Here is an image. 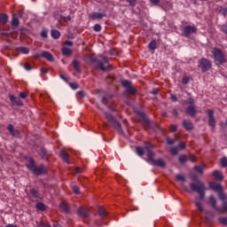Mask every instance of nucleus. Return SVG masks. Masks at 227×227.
Here are the masks:
<instances>
[{
	"label": "nucleus",
	"mask_w": 227,
	"mask_h": 227,
	"mask_svg": "<svg viewBox=\"0 0 227 227\" xmlns=\"http://www.w3.org/2000/svg\"><path fill=\"white\" fill-rule=\"evenodd\" d=\"M90 63H94L96 67V70H102V72H111L113 70V65H108L109 59L106 56H98V58L95 59L93 57H90Z\"/></svg>",
	"instance_id": "obj_1"
},
{
	"label": "nucleus",
	"mask_w": 227,
	"mask_h": 227,
	"mask_svg": "<svg viewBox=\"0 0 227 227\" xmlns=\"http://www.w3.org/2000/svg\"><path fill=\"white\" fill-rule=\"evenodd\" d=\"M27 168L29 169V171H32L34 175H36V176H41V175H47V167H45L43 164L36 166V163H35V160L33 158H30L28 160Z\"/></svg>",
	"instance_id": "obj_2"
},
{
	"label": "nucleus",
	"mask_w": 227,
	"mask_h": 227,
	"mask_svg": "<svg viewBox=\"0 0 227 227\" xmlns=\"http://www.w3.org/2000/svg\"><path fill=\"white\" fill-rule=\"evenodd\" d=\"M190 187L193 192H197V194L200 195V200H205V192L207 191V187L201 180H196V182L191 183Z\"/></svg>",
	"instance_id": "obj_3"
},
{
	"label": "nucleus",
	"mask_w": 227,
	"mask_h": 227,
	"mask_svg": "<svg viewBox=\"0 0 227 227\" xmlns=\"http://www.w3.org/2000/svg\"><path fill=\"white\" fill-rule=\"evenodd\" d=\"M105 118L111 123L114 129L120 134V136H123V129L121 128V124L116 118L114 117L113 114L108 112H104Z\"/></svg>",
	"instance_id": "obj_4"
},
{
	"label": "nucleus",
	"mask_w": 227,
	"mask_h": 227,
	"mask_svg": "<svg viewBox=\"0 0 227 227\" xmlns=\"http://www.w3.org/2000/svg\"><path fill=\"white\" fill-rule=\"evenodd\" d=\"M121 86L125 88V91L123 93L124 97H127V95H136L137 93V89L136 87L132 86V82L129 80H121Z\"/></svg>",
	"instance_id": "obj_5"
},
{
	"label": "nucleus",
	"mask_w": 227,
	"mask_h": 227,
	"mask_svg": "<svg viewBox=\"0 0 227 227\" xmlns=\"http://www.w3.org/2000/svg\"><path fill=\"white\" fill-rule=\"evenodd\" d=\"M213 58L218 65H223L226 63V57L224 56V53H223V51L219 48H214L212 51Z\"/></svg>",
	"instance_id": "obj_6"
},
{
	"label": "nucleus",
	"mask_w": 227,
	"mask_h": 227,
	"mask_svg": "<svg viewBox=\"0 0 227 227\" xmlns=\"http://www.w3.org/2000/svg\"><path fill=\"white\" fill-rule=\"evenodd\" d=\"M155 159V153H149V159L145 160L148 164L151 166H157L158 168H166V161L162 160V158H159L158 160Z\"/></svg>",
	"instance_id": "obj_7"
},
{
	"label": "nucleus",
	"mask_w": 227,
	"mask_h": 227,
	"mask_svg": "<svg viewBox=\"0 0 227 227\" xmlns=\"http://www.w3.org/2000/svg\"><path fill=\"white\" fill-rule=\"evenodd\" d=\"M102 104L112 111L114 109V101L113 100V94L106 93L102 98Z\"/></svg>",
	"instance_id": "obj_8"
},
{
	"label": "nucleus",
	"mask_w": 227,
	"mask_h": 227,
	"mask_svg": "<svg viewBox=\"0 0 227 227\" xmlns=\"http://www.w3.org/2000/svg\"><path fill=\"white\" fill-rule=\"evenodd\" d=\"M198 67L202 72H208V70L212 68V61L208 60L207 59L202 58L199 61Z\"/></svg>",
	"instance_id": "obj_9"
},
{
	"label": "nucleus",
	"mask_w": 227,
	"mask_h": 227,
	"mask_svg": "<svg viewBox=\"0 0 227 227\" xmlns=\"http://www.w3.org/2000/svg\"><path fill=\"white\" fill-rule=\"evenodd\" d=\"M225 212H227V201L223 200L222 207H220L219 214H224ZM218 223H220V224H223V226H227V217H219Z\"/></svg>",
	"instance_id": "obj_10"
},
{
	"label": "nucleus",
	"mask_w": 227,
	"mask_h": 227,
	"mask_svg": "<svg viewBox=\"0 0 227 227\" xmlns=\"http://www.w3.org/2000/svg\"><path fill=\"white\" fill-rule=\"evenodd\" d=\"M207 116L208 118L209 127L215 129V125H217V121H215V116H214V110H212V109L207 110Z\"/></svg>",
	"instance_id": "obj_11"
},
{
	"label": "nucleus",
	"mask_w": 227,
	"mask_h": 227,
	"mask_svg": "<svg viewBox=\"0 0 227 227\" xmlns=\"http://www.w3.org/2000/svg\"><path fill=\"white\" fill-rule=\"evenodd\" d=\"M35 58H36V59H40V58H44V59H47V61H54V56H52L51 53L47 51H43L41 53L35 54Z\"/></svg>",
	"instance_id": "obj_12"
},
{
	"label": "nucleus",
	"mask_w": 227,
	"mask_h": 227,
	"mask_svg": "<svg viewBox=\"0 0 227 227\" xmlns=\"http://www.w3.org/2000/svg\"><path fill=\"white\" fill-rule=\"evenodd\" d=\"M146 123L144 126L145 129H151L152 130H153L154 132H162V129L160 128V126H159V124H157V122H152L150 121H145Z\"/></svg>",
	"instance_id": "obj_13"
},
{
	"label": "nucleus",
	"mask_w": 227,
	"mask_h": 227,
	"mask_svg": "<svg viewBox=\"0 0 227 227\" xmlns=\"http://www.w3.org/2000/svg\"><path fill=\"white\" fill-rule=\"evenodd\" d=\"M198 31V28L194 26H185L183 28V35L184 36H191V35H193V33H196Z\"/></svg>",
	"instance_id": "obj_14"
},
{
	"label": "nucleus",
	"mask_w": 227,
	"mask_h": 227,
	"mask_svg": "<svg viewBox=\"0 0 227 227\" xmlns=\"http://www.w3.org/2000/svg\"><path fill=\"white\" fill-rule=\"evenodd\" d=\"M185 113L188 116H191V118H195L198 114V110H196V106H194V105H190L185 108Z\"/></svg>",
	"instance_id": "obj_15"
},
{
	"label": "nucleus",
	"mask_w": 227,
	"mask_h": 227,
	"mask_svg": "<svg viewBox=\"0 0 227 227\" xmlns=\"http://www.w3.org/2000/svg\"><path fill=\"white\" fill-rule=\"evenodd\" d=\"M7 130L12 136V137H20V131L19 129H15V127H13V124H9L7 126Z\"/></svg>",
	"instance_id": "obj_16"
},
{
	"label": "nucleus",
	"mask_w": 227,
	"mask_h": 227,
	"mask_svg": "<svg viewBox=\"0 0 227 227\" xmlns=\"http://www.w3.org/2000/svg\"><path fill=\"white\" fill-rule=\"evenodd\" d=\"M78 215L80 217H90V209L80 207L77 210Z\"/></svg>",
	"instance_id": "obj_17"
},
{
	"label": "nucleus",
	"mask_w": 227,
	"mask_h": 227,
	"mask_svg": "<svg viewBox=\"0 0 227 227\" xmlns=\"http://www.w3.org/2000/svg\"><path fill=\"white\" fill-rule=\"evenodd\" d=\"M89 17L90 19H92V20H100L106 17V12H92L89 15Z\"/></svg>",
	"instance_id": "obj_18"
},
{
	"label": "nucleus",
	"mask_w": 227,
	"mask_h": 227,
	"mask_svg": "<svg viewBox=\"0 0 227 227\" xmlns=\"http://www.w3.org/2000/svg\"><path fill=\"white\" fill-rule=\"evenodd\" d=\"M39 156L43 160H49V157H51V153H49L47 149L42 148L39 153Z\"/></svg>",
	"instance_id": "obj_19"
},
{
	"label": "nucleus",
	"mask_w": 227,
	"mask_h": 227,
	"mask_svg": "<svg viewBox=\"0 0 227 227\" xmlns=\"http://www.w3.org/2000/svg\"><path fill=\"white\" fill-rule=\"evenodd\" d=\"M9 98L13 106H24V103H22V100H20V98H17L13 95H10Z\"/></svg>",
	"instance_id": "obj_20"
},
{
	"label": "nucleus",
	"mask_w": 227,
	"mask_h": 227,
	"mask_svg": "<svg viewBox=\"0 0 227 227\" xmlns=\"http://www.w3.org/2000/svg\"><path fill=\"white\" fill-rule=\"evenodd\" d=\"M209 205H211L212 208H214L216 212L221 210V207H217V200L214 198V196L209 197Z\"/></svg>",
	"instance_id": "obj_21"
},
{
	"label": "nucleus",
	"mask_w": 227,
	"mask_h": 227,
	"mask_svg": "<svg viewBox=\"0 0 227 227\" xmlns=\"http://www.w3.org/2000/svg\"><path fill=\"white\" fill-rule=\"evenodd\" d=\"M183 127L185 129V130H192L194 129V125L192 124V121L188 120L183 121Z\"/></svg>",
	"instance_id": "obj_22"
},
{
	"label": "nucleus",
	"mask_w": 227,
	"mask_h": 227,
	"mask_svg": "<svg viewBox=\"0 0 227 227\" xmlns=\"http://www.w3.org/2000/svg\"><path fill=\"white\" fill-rule=\"evenodd\" d=\"M213 176L215 178V180H219L220 182H223V180H224L223 172L219 170L213 171Z\"/></svg>",
	"instance_id": "obj_23"
},
{
	"label": "nucleus",
	"mask_w": 227,
	"mask_h": 227,
	"mask_svg": "<svg viewBox=\"0 0 227 227\" xmlns=\"http://www.w3.org/2000/svg\"><path fill=\"white\" fill-rule=\"evenodd\" d=\"M145 148L146 151H147V153H146L147 159H150V153H155L152 150V148H153V145L145 142Z\"/></svg>",
	"instance_id": "obj_24"
},
{
	"label": "nucleus",
	"mask_w": 227,
	"mask_h": 227,
	"mask_svg": "<svg viewBox=\"0 0 227 227\" xmlns=\"http://www.w3.org/2000/svg\"><path fill=\"white\" fill-rule=\"evenodd\" d=\"M59 156L61 157V159H63V160H65V162L70 164V160H68V159H70V155L68 154V153L65 152V150H62L59 153Z\"/></svg>",
	"instance_id": "obj_25"
},
{
	"label": "nucleus",
	"mask_w": 227,
	"mask_h": 227,
	"mask_svg": "<svg viewBox=\"0 0 227 227\" xmlns=\"http://www.w3.org/2000/svg\"><path fill=\"white\" fill-rule=\"evenodd\" d=\"M209 187L210 189H212L213 191H223V186L219 184H216V183H214V182H211L209 183Z\"/></svg>",
	"instance_id": "obj_26"
},
{
	"label": "nucleus",
	"mask_w": 227,
	"mask_h": 227,
	"mask_svg": "<svg viewBox=\"0 0 227 227\" xmlns=\"http://www.w3.org/2000/svg\"><path fill=\"white\" fill-rule=\"evenodd\" d=\"M72 66L74 67V70L75 72H81V62L77 59H74L72 62Z\"/></svg>",
	"instance_id": "obj_27"
},
{
	"label": "nucleus",
	"mask_w": 227,
	"mask_h": 227,
	"mask_svg": "<svg viewBox=\"0 0 227 227\" xmlns=\"http://www.w3.org/2000/svg\"><path fill=\"white\" fill-rule=\"evenodd\" d=\"M98 213L99 217H102V219L107 217V211H106V209L102 207H98Z\"/></svg>",
	"instance_id": "obj_28"
},
{
	"label": "nucleus",
	"mask_w": 227,
	"mask_h": 227,
	"mask_svg": "<svg viewBox=\"0 0 227 227\" xmlns=\"http://www.w3.org/2000/svg\"><path fill=\"white\" fill-rule=\"evenodd\" d=\"M61 210H63V212H65L66 214H70V206H68L67 203L62 202L59 205Z\"/></svg>",
	"instance_id": "obj_29"
},
{
	"label": "nucleus",
	"mask_w": 227,
	"mask_h": 227,
	"mask_svg": "<svg viewBox=\"0 0 227 227\" xmlns=\"http://www.w3.org/2000/svg\"><path fill=\"white\" fill-rule=\"evenodd\" d=\"M62 54L63 56H67V58H69V56H72L73 54L72 49L68 47L62 48Z\"/></svg>",
	"instance_id": "obj_30"
},
{
	"label": "nucleus",
	"mask_w": 227,
	"mask_h": 227,
	"mask_svg": "<svg viewBox=\"0 0 227 227\" xmlns=\"http://www.w3.org/2000/svg\"><path fill=\"white\" fill-rule=\"evenodd\" d=\"M8 14L0 13V24H6L8 22Z\"/></svg>",
	"instance_id": "obj_31"
},
{
	"label": "nucleus",
	"mask_w": 227,
	"mask_h": 227,
	"mask_svg": "<svg viewBox=\"0 0 227 227\" xmlns=\"http://www.w3.org/2000/svg\"><path fill=\"white\" fill-rule=\"evenodd\" d=\"M215 12H217L218 13H222L223 17H227V7L221 9V6H217L215 8Z\"/></svg>",
	"instance_id": "obj_32"
},
{
	"label": "nucleus",
	"mask_w": 227,
	"mask_h": 227,
	"mask_svg": "<svg viewBox=\"0 0 227 227\" xmlns=\"http://www.w3.org/2000/svg\"><path fill=\"white\" fill-rule=\"evenodd\" d=\"M136 150V153L139 156V157H143V155H145V149L141 146H136L135 147Z\"/></svg>",
	"instance_id": "obj_33"
},
{
	"label": "nucleus",
	"mask_w": 227,
	"mask_h": 227,
	"mask_svg": "<svg viewBox=\"0 0 227 227\" xmlns=\"http://www.w3.org/2000/svg\"><path fill=\"white\" fill-rule=\"evenodd\" d=\"M30 194H31V196H33L34 198H35L37 200H39V198H40V192L35 188H32L30 190Z\"/></svg>",
	"instance_id": "obj_34"
},
{
	"label": "nucleus",
	"mask_w": 227,
	"mask_h": 227,
	"mask_svg": "<svg viewBox=\"0 0 227 227\" xmlns=\"http://www.w3.org/2000/svg\"><path fill=\"white\" fill-rule=\"evenodd\" d=\"M16 51H18V52H21V54H29V48H26L24 46L16 48Z\"/></svg>",
	"instance_id": "obj_35"
},
{
	"label": "nucleus",
	"mask_w": 227,
	"mask_h": 227,
	"mask_svg": "<svg viewBox=\"0 0 227 227\" xmlns=\"http://www.w3.org/2000/svg\"><path fill=\"white\" fill-rule=\"evenodd\" d=\"M138 116H140V118H142L144 127L146 125V121H150L146 118V114H145L144 112H138Z\"/></svg>",
	"instance_id": "obj_36"
},
{
	"label": "nucleus",
	"mask_w": 227,
	"mask_h": 227,
	"mask_svg": "<svg viewBox=\"0 0 227 227\" xmlns=\"http://www.w3.org/2000/svg\"><path fill=\"white\" fill-rule=\"evenodd\" d=\"M36 208H37V210H41V212H43V211L47 210V206L42 202H38L36 204Z\"/></svg>",
	"instance_id": "obj_37"
},
{
	"label": "nucleus",
	"mask_w": 227,
	"mask_h": 227,
	"mask_svg": "<svg viewBox=\"0 0 227 227\" xmlns=\"http://www.w3.org/2000/svg\"><path fill=\"white\" fill-rule=\"evenodd\" d=\"M51 36L54 38V40H58L59 36H61V33L56 29L51 30Z\"/></svg>",
	"instance_id": "obj_38"
},
{
	"label": "nucleus",
	"mask_w": 227,
	"mask_h": 227,
	"mask_svg": "<svg viewBox=\"0 0 227 227\" xmlns=\"http://www.w3.org/2000/svg\"><path fill=\"white\" fill-rule=\"evenodd\" d=\"M148 47L151 51H155L157 49V41L153 40L149 43Z\"/></svg>",
	"instance_id": "obj_39"
},
{
	"label": "nucleus",
	"mask_w": 227,
	"mask_h": 227,
	"mask_svg": "<svg viewBox=\"0 0 227 227\" xmlns=\"http://www.w3.org/2000/svg\"><path fill=\"white\" fill-rule=\"evenodd\" d=\"M19 24H20V22L19 21V19L17 17H13L12 20V26L13 27H19Z\"/></svg>",
	"instance_id": "obj_40"
},
{
	"label": "nucleus",
	"mask_w": 227,
	"mask_h": 227,
	"mask_svg": "<svg viewBox=\"0 0 227 227\" xmlns=\"http://www.w3.org/2000/svg\"><path fill=\"white\" fill-rule=\"evenodd\" d=\"M176 180H178L179 182H185V176L182 175V174H177L176 176Z\"/></svg>",
	"instance_id": "obj_41"
},
{
	"label": "nucleus",
	"mask_w": 227,
	"mask_h": 227,
	"mask_svg": "<svg viewBox=\"0 0 227 227\" xmlns=\"http://www.w3.org/2000/svg\"><path fill=\"white\" fill-rule=\"evenodd\" d=\"M220 31H222V33H224V35H227V23L220 26Z\"/></svg>",
	"instance_id": "obj_42"
},
{
	"label": "nucleus",
	"mask_w": 227,
	"mask_h": 227,
	"mask_svg": "<svg viewBox=\"0 0 227 227\" xmlns=\"http://www.w3.org/2000/svg\"><path fill=\"white\" fill-rule=\"evenodd\" d=\"M179 162H181V164H185V162H187V156L185 155H180L179 156Z\"/></svg>",
	"instance_id": "obj_43"
},
{
	"label": "nucleus",
	"mask_w": 227,
	"mask_h": 227,
	"mask_svg": "<svg viewBox=\"0 0 227 227\" xmlns=\"http://www.w3.org/2000/svg\"><path fill=\"white\" fill-rule=\"evenodd\" d=\"M194 171H196L197 173H200V175H203V167L195 166L194 167Z\"/></svg>",
	"instance_id": "obj_44"
},
{
	"label": "nucleus",
	"mask_w": 227,
	"mask_h": 227,
	"mask_svg": "<svg viewBox=\"0 0 227 227\" xmlns=\"http://www.w3.org/2000/svg\"><path fill=\"white\" fill-rule=\"evenodd\" d=\"M171 155H178V147H171L170 148Z\"/></svg>",
	"instance_id": "obj_45"
},
{
	"label": "nucleus",
	"mask_w": 227,
	"mask_h": 227,
	"mask_svg": "<svg viewBox=\"0 0 227 227\" xmlns=\"http://www.w3.org/2000/svg\"><path fill=\"white\" fill-rule=\"evenodd\" d=\"M126 2L129 3L131 8H134L137 4V0H126Z\"/></svg>",
	"instance_id": "obj_46"
},
{
	"label": "nucleus",
	"mask_w": 227,
	"mask_h": 227,
	"mask_svg": "<svg viewBox=\"0 0 227 227\" xmlns=\"http://www.w3.org/2000/svg\"><path fill=\"white\" fill-rule=\"evenodd\" d=\"M94 31H96V33H100V31H102V26H100V24L94 25Z\"/></svg>",
	"instance_id": "obj_47"
},
{
	"label": "nucleus",
	"mask_w": 227,
	"mask_h": 227,
	"mask_svg": "<svg viewBox=\"0 0 227 227\" xmlns=\"http://www.w3.org/2000/svg\"><path fill=\"white\" fill-rule=\"evenodd\" d=\"M222 168H227V158L223 157L221 159Z\"/></svg>",
	"instance_id": "obj_48"
},
{
	"label": "nucleus",
	"mask_w": 227,
	"mask_h": 227,
	"mask_svg": "<svg viewBox=\"0 0 227 227\" xmlns=\"http://www.w3.org/2000/svg\"><path fill=\"white\" fill-rule=\"evenodd\" d=\"M220 192V195H219V198L222 201H226V194H224V192H223V191H219Z\"/></svg>",
	"instance_id": "obj_49"
},
{
	"label": "nucleus",
	"mask_w": 227,
	"mask_h": 227,
	"mask_svg": "<svg viewBox=\"0 0 227 227\" xmlns=\"http://www.w3.org/2000/svg\"><path fill=\"white\" fill-rule=\"evenodd\" d=\"M73 192H74V194H80L81 193L79 186H77V185L73 186Z\"/></svg>",
	"instance_id": "obj_50"
},
{
	"label": "nucleus",
	"mask_w": 227,
	"mask_h": 227,
	"mask_svg": "<svg viewBox=\"0 0 227 227\" xmlns=\"http://www.w3.org/2000/svg\"><path fill=\"white\" fill-rule=\"evenodd\" d=\"M69 86L72 88V90H77V88H79V85L75 82L69 83Z\"/></svg>",
	"instance_id": "obj_51"
},
{
	"label": "nucleus",
	"mask_w": 227,
	"mask_h": 227,
	"mask_svg": "<svg viewBox=\"0 0 227 227\" xmlns=\"http://www.w3.org/2000/svg\"><path fill=\"white\" fill-rule=\"evenodd\" d=\"M194 103H195V101L192 98H187L186 104H189L190 106H193Z\"/></svg>",
	"instance_id": "obj_52"
},
{
	"label": "nucleus",
	"mask_w": 227,
	"mask_h": 227,
	"mask_svg": "<svg viewBox=\"0 0 227 227\" xmlns=\"http://www.w3.org/2000/svg\"><path fill=\"white\" fill-rule=\"evenodd\" d=\"M195 205H196L198 210H200V212H203V206H201L200 202H196Z\"/></svg>",
	"instance_id": "obj_53"
},
{
	"label": "nucleus",
	"mask_w": 227,
	"mask_h": 227,
	"mask_svg": "<svg viewBox=\"0 0 227 227\" xmlns=\"http://www.w3.org/2000/svg\"><path fill=\"white\" fill-rule=\"evenodd\" d=\"M60 18L64 20V22H69V20H72V17L70 16L65 17L61 15Z\"/></svg>",
	"instance_id": "obj_54"
},
{
	"label": "nucleus",
	"mask_w": 227,
	"mask_h": 227,
	"mask_svg": "<svg viewBox=\"0 0 227 227\" xmlns=\"http://www.w3.org/2000/svg\"><path fill=\"white\" fill-rule=\"evenodd\" d=\"M180 149V150H185V143L184 142H181L179 143L178 146H177V149Z\"/></svg>",
	"instance_id": "obj_55"
},
{
	"label": "nucleus",
	"mask_w": 227,
	"mask_h": 227,
	"mask_svg": "<svg viewBox=\"0 0 227 227\" xmlns=\"http://www.w3.org/2000/svg\"><path fill=\"white\" fill-rule=\"evenodd\" d=\"M177 129H178V127L176 124H172L170 126V132H176Z\"/></svg>",
	"instance_id": "obj_56"
},
{
	"label": "nucleus",
	"mask_w": 227,
	"mask_h": 227,
	"mask_svg": "<svg viewBox=\"0 0 227 227\" xmlns=\"http://www.w3.org/2000/svg\"><path fill=\"white\" fill-rule=\"evenodd\" d=\"M171 113L176 118H178V110L176 108H173Z\"/></svg>",
	"instance_id": "obj_57"
},
{
	"label": "nucleus",
	"mask_w": 227,
	"mask_h": 227,
	"mask_svg": "<svg viewBox=\"0 0 227 227\" xmlns=\"http://www.w3.org/2000/svg\"><path fill=\"white\" fill-rule=\"evenodd\" d=\"M41 36H42V38H47V36H48V34H47V30H43L42 32H41Z\"/></svg>",
	"instance_id": "obj_58"
},
{
	"label": "nucleus",
	"mask_w": 227,
	"mask_h": 227,
	"mask_svg": "<svg viewBox=\"0 0 227 227\" xmlns=\"http://www.w3.org/2000/svg\"><path fill=\"white\" fill-rule=\"evenodd\" d=\"M189 160H191V162H196V156H194L193 154H190Z\"/></svg>",
	"instance_id": "obj_59"
},
{
	"label": "nucleus",
	"mask_w": 227,
	"mask_h": 227,
	"mask_svg": "<svg viewBox=\"0 0 227 227\" xmlns=\"http://www.w3.org/2000/svg\"><path fill=\"white\" fill-rule=\"evenodd\" d=\"M167 144L168 145H175V140L169 137H167Z\"/></svg>",
	"instance_id": "obj_60"
},
{
	"label": "nucleus",
	"mask_w": 227,
	"mask_h": 227,
	"mask_svg": "<svg viewBox=\"0 0 227 227\" xmlns=\"http://www.w3.org/2000/svg\"><path fill=\"white\" fill-rule=\"evenodd\" d=\"M64 43H65V45H67L68 47H72L74 45V42L69 41V40L66 41Z\"/></svg>",
	"instance_id": "obj_61"
},
{
	"label": "nucleus",
	"mask_w": 227,
	"mask_h": 227,
	"mask_svg": "<svg viewBox=\"0 0 227 227\" xmlns=\"http://www.w3.org/2000/svg\"><path fill=\"white\" fill-rule=\"evenodd\" d=\"M24 68H25V70H28V71L31 70V64L26 63L24 66Z\"/></svg>",
	"instance_id": "obj_62"
},
{
	"label": "nucleus",
	"mask_w": 227,
	"mask_h": 227,
	"mask_svg": "<svg viewBox=\"0 0 227 227\" xmlns=\"http://www.w3.org/2000/svg\"><path fill=\"white\" fill-rule=\"evenodd\" d=\"M47 225V223H43V221H41L40 223H37V227H45Z\"/></svg>",
	"instance_id": "obj_63"
},
{
	"label": "nucleus",
	"mask_w": 227,
	"mask_h": 227,
	"mask_svg": "<svg viewBox=\"0 0 227 227\" xmlns=\"http://www.w3.org/2000/svg\"><path fill=\"white\" fill-rule=\"evenodd\" d=\"M183 84H189V78L184 77L182 80Z\"/></svg>",
	"instance_id": "obj_64"
}]
</instances>
